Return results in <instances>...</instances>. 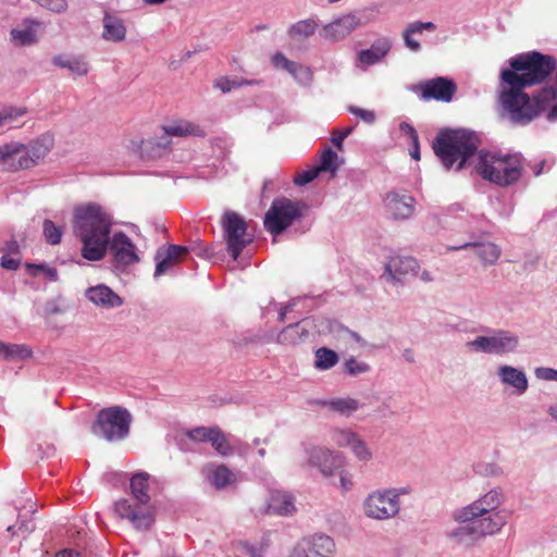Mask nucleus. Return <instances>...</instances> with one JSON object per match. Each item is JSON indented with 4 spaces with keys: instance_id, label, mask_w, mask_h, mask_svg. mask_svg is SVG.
<instances>
[{
    "instance_id": "nucleus-8",
    "label": "nucleus",
    "mask_w": 557,
    "mask_h": 557,
    "mask_svg": "<svg viewBox=\"0 0 557 557\" xmlns=\"http://www.w3.org/2000/svg\"><path fill=\"white\" fill-rule=\"evenodd\" d=\"M203 137L205 131L197 124L188 121H174L162 128V135L159 138H151L140 141H133L132 149L138 151L141 157L159 158L171 146V137L185 136Z\"/></svg>"
},
{
    "instance_id": "nucleus-41",
    "label": "nucleus",
    "mask_w": 557,
    "mask_h": 557,
    "mask_svg": "<svg viewBox=\"0 0 557 557\" xmlns=\"http://www.w3.org/2000/svg\"><path fill=\"white\" fill-rule=\"evenodd\" d=\"M358 434L350 429L335 428L331 431V440L338 447H347L354 444Z\"/></svg>"
},
{
    "instance_id": "nucleus-10",
    "label": "nucleus",
    "mask_w": 557,
    "mask_h": 557,
    "mask_svg": "<svg viewBox=\"0 0 557 557\" xmlns=\"http://www.w3.org/2000/svg\"><path fill=\"white\" fill-rule=\"evenodd\" d=\"M306 206L286 197L275 198L263 220L264 228L272 235L282 234L287 227L300 220Z\"/></svg>"
},
{
    "instance_id": "nucleus-58",
    "label": "nucleus",
    "mask_w": 557,
    "mask_h": 557,
    "mask_svg": "<svg viewBox=\"0 0 557 557\" xmlns=\"http://www.w3.org/2000/svg\"><path fill=\"white\" fill-rule=\"evenodd\" d=\"M187 248H188V252L193 251L197 256L202 257V258L212 259L213 256H214L213 248L212 247H205L201 243H197V244L191 245V246H189Z\"/></svg>"
},
{
    "instance_id": "nucleus-6",
    "label": "nucleus",
    "mask_w": 557,
    "mask_h": 557,
    "mask_svg": "<svg viewBox=\"0 0 557 557\" xmlns=\"http://www.w3.org/2000/svg\"><path fill=\"white\" fill-rule=\"evenodd\" d=\"M524 161L521 153L480 151L475 170L484 181L499 187H509L523 176Z\"/></svg>"
},
{
    "instance_id": "nucleus-30",
    "label": "nucleus",
    "mask_w": 557,
    "mask_h": 557,
    "mask_svg": "<svg viewBox=\"0 0 557 557\" xmlns=\"http://www.w3.org/2000/svg\"><path fill=\"white\" fill-rule=\"evenodd\" d=\"M321 407L344 417H349L360 408L359 400L351 397H335L317 401Z\"/></svg>"
},
{
    "instance_id": "nucleus-44",
    "label": "nucleus",
    "mask_w": 557,
    "mask_h": 557,
    "mask_svg": "<svg viewBox=\"0 0 557 557\" xmlns=\"http://www.w3.org/2000/svg\"><path fill=\"white\" fill-rule=\"evenodd\" d=\"M337 153L331 148H326L320 158V164L317 166L320 172H331L334 174L337 170Z\"/></svg>"
},
{
    "instance_id": "nucleus-26",
    "label": "nucleus",
    "mask_w": 557,
    "mask_h": 557,
    "mask_svg": "<svg viewBox=\"0 0 557 557\" xmlns=\"http://www.w3.org/2000/svg\"><path fill=\"white\" fill-rule=\"evenodd\" d=\"M188 252L187 246L169 245L165 250L159 249L156 253L154 276L163 275L173 264L180 262Z\"/></svg>"
},
{
    "instance_id": "nucleus-18",
    "label": "nucleus",
    "mask_w": 557,
    "mask_h": 557,
    "mask_svg": "<svg viewBox=\"0 0 557 557\" xmlns=\"http://www.w3.org/2000/svg\"><path fill=\"white\" fill-rule=\"evenodd\" d=\"M363 24H366V21L357 13L345 14L323 26L320 36L326 40L338 41Z\"/></svg>"
},
{
    "instance_id": "nucleus-43",
    "label": "nucleus",
    "mask_w": 557,
    "mask_h": 557,
    "mask_svg": "<svg viewBox=\"0 0 557 557\" xmlns=\"http://www.w3.org/2000/svg\"><path fill=\"white\" fill-rule=\"evenodd\" d=\"M210 443L216 453H219L221 456L226 457L233 454V447L219 428H215Z\"/></svg>"
},
{
    "instance_id": "nucleus-3",
    "label": "nucleus",
    "mask_w": 557,
    "mask_h": 557,
    "mask_svg": "<svg viewBox=\"0 0 557 557\" xmlns=\"http://www.w3.org/2000/svg\"><path fill=\"white\" fill-rule=\"evenodd\" d=\"M527 87L504 83L499 77L498 101L510 122L518 125H527L543 112L555 100L557 87L544 88L531 98L525 91Z\"/></svg>"
},
{
    "instance_id": "nucleus-28",
    "label": "nucleus",
    "mask_w": 557,
    "mask_h": 557,
    "mask_svg": "<svg viewBox=\"0 0 557 557\" xmlns=\"http://www.w3.org/2000/svg\"><path fill=\"white\" fill-rule=\"evenodd\" d=\"M418 269V262L414 258H393L386 264L383 277H387L392 281L400 282L401 277L408 273H414Z\"/></svg>"
},
{
    "instance_id": "nucleus-23",
    "label": "nucleus",
    "mask_w": 557,
    "mask_h": 557,
    "mask_svg": "<svg viewBox=\"0 0 557 557\" xmlns=\"http://www.w3.org/2000/svg\"><path fill=\"white\" fill-rule=\"evenodd\" d=\"M497 376L503 385L512 388L518 396L523 395L529 388V380L522 369L502 364L497 368Z\"/></svg>"
},
{
    "instance_id": "nucleus-37",
    "label": "nucleus",
    "mask_w": 557,
    "mask_h": 557,
    "mask_svg": "<svg viewBox=\"0 0 557 557\" xmlns=\"http://www.w3.org/2000/svg\"><path fill=\"white\" fill-rule=\"evenodd\" d=\"M52 63L55 66L67 69L73 75L76 76H84L89 71L87 61L82 57L57 55L53 58Z\"/></svg>"
},
{
    "instance_id": "nucleus-2",
    "label": "nucleus",
    "mask_w": 557,
    "mask_h": 557,
    "mask_svg": "<svg viewBox=\"0 0 557 557\" xmlns=\"http://www.w3.org/2000/svg\"><path fill=\"white\" fill-rule=\"evenodd\" d=\"M527 87L504 83L499 77L498 101L510 122L518 125H527L543 112L555 100L557 87L544 88L531 98L525 91Z\"/></svg>"
},
{
    "instance_id": "nucleus-1",
    "label": "nucleus",
    "mask_w": 557,
    "mask_h": 557,
    "mask_svg": "<svg viewBox=\"0 0 557 557\" xmlns=\"http://www.w3.org/2000/svg\"><path fill=\"white\" fill-rule=\"evenodd\" d=\"M113 216L100 205L75 208L73 230L82 244L81 255L87 261H101L109 252L112 267L125 271L140 261L133 240L122 231L112 233Z\"/></svg>"
},
{
    "instance_id": "nucleus-40",
    "label": "nucleus",
    "mask_w": 557,
    "mask_h": 557,
    "mask_svg": "<svg viewBox=\"0 0 557 557\" xmlns=\"http://www.w3.org/2000/svg\"><path fill=\"white\" fill-rule=\"evenodd\" d=\"M318 28V23L313 18L301 20L293 24L288 29V35L295 39H306L312 36Z\"/></svg>"
},
{
    "instance_id": "nucleus-46",
    "label": "nucleus",
    "mask_w": 557,
    "mask_h": 557,
    "mask_svg": "<svg viewBox=\"0 0 557 557\" xmlns=\"http://www.w3.org/2000/svg\"><path fill=\"white\" fill-rule=\"evenodd\" d=\"M354 456L360 461H370L373 457L368 444L358 435L354 444L349 448Z\"/></svg>"
},
{
    "instance_id": "nucleus-17",
    "label": "nucleus",
    "mask_w": 557,
    "mask_h": 557,
    "mask_svg": "<svg viewBox=\"0 0 557 557\" xmlns=\"http://www.w3.org/2000/svg\"><path fill=\"white\" fill-rule=\"evenodd\" d=\"M52 145L53 139L49 135L35 139L28 146L23 145L21 152L10 158V166L14 171L35 166L51 150Z\"/></svg>"
},
{
    "instance_id": "nucleus-34",
    "label": "nucleus",
    "mask_w": 557,
    "mask_h": 557,
    "mask_svg": "<svg viewBox=\"0 0 557 557\" xmlns=\"http://www.w3.org/2000/svg\"><path fill=\"white\" fill-rule=\"evenodd\" d=\"M295 510L294 498L287 492H273L271 494L268 512L278 516H288Z\"/></svg>"
},
{
    "instance_id": "nucleus-38",
    "label": "nucleus",
    "mask_w": 557,
    "mask_h": 557,
    "mask_svg": "<svg viewBox=\"0 0 557 557\" xmlns=\"http://www.w3.org/2000/svg\"><path fill=\"white\" fill-rule=\"evenodd\" d=\"M0 355L7 361L25 360L32 356V349L24 344H5L0 341Z\"/></svg>"
},
{
    "instance_id": "nucleus-14",
    "label": "nucleus",
    "mask_w": 557,
    "mask_h": 557,
    "mask_svg": "<svg viewBox=\"0 0 557 557\" xmlns=\"http://www.w3.org/2000/svg\"><path fill=\"white\" fill-rule=\"evenodd\" d=\"M503 502V491L500 488H494L473 503L455 509L451 517L456 522L471 521L497 509Z\"/></svg>"
},
{
    "instance_id": "nucleus-54",
    "label": "nucleus",
    "mask_w": 557,
    "mask_h": 557,
    "mask_svg": "<svg viewBox=\"0 0 557 557\" xmlns=\"http://www.w3.org/2000/svg\"><path fill=\"white\" fill-rule=\"evenodd\" d=\"M28 269H33V274L36 275L38 272L42 273L49 281L55 282L58 281V271L55 268L49 267L47 264H27Z\"/></svg>"
},
{
    "instance_id": "nucleus-4",
    "label": "nucleus",
    "mask_w": 557,
    "mask_h": 557,
    "mask_svg": "<svg viewBox=\"0 0 557 557\" xmlns=\"http://www.w3.org/2000/svg\"><path fill=\"white\" fill-rule=\"evenodd\" d=\"M508 67L500 71L502 81L520 87H531L541 84L553 73L556 60L552 55L530 51L516 54L508 60Z\"/></svg>"
},
{
    "instance_id": "nucleus-36",
    "label": "nucleus",
    "mask_w": 557,
    "mask_h": 557,
    "mask_svg": "<svg viewBox=\"0 0 557 557\" xmlns=\"http://www.w3.org/2000/svg\"><path fill=\"white\" fill-rule=\"evenodd\" d=\"M307 329L300 322L290 323L284 327L276 337V342L283 345H296L308 337Z\"/></svg>"
},
{
    "instance_id": "nucleus-33",
    "label": "nucleus",
    "mask_w": 557,
    "mask_h": 557,
    "mask_svg": "<svg viewBox=\"0 0 557 557\" xmlns=\"http://www.w3.org/2000/svg\"><path fill=\"white\" fill-rule=\"evenodd\" d=\"M459 525L445 531V536L454 544L461 546H471L478 540L472 522Z\"/></svg>"
},
{
    "instance_id": "nucleus-27",
    "label": "nucleus",
    "mask_w": 557,
    "mask_h": 557,
    "mask_svg": "<svg viewBox=\"0 0 557 557\" xmlns=\"http://www.w3.org/2000/svg\"><path fill=\"white\" fill-rule=\"evenodd\" d=\"M478 540L486 535H493L502 530L505 525V518L499 512H494L488 516H482L471 520Z\"/></svg>"
},
{
    "instance_id": "nucleus-57",
    "label": "nucleus",
    "mask_w": 557,
    "mask_h": 557,
    "mask_svg": "<svg viewBox=\"0 0 557 557\" xmlns=\"http://www.w3.org/2000/svg\"><path fill=\"white\" fill-rule=\"evenodd\" d=\"M41 7H45L46 9L54 12V13H62L65 12L67 9V1L66 0H45Z\"/></svg>"
},
{
    "instance_id": "nucleus-64",
    "label": "nucleus",
    "mask_w": 557,
    "mask_h": 557,
    "mask_svg": "<svg viewBox=\"0 0 557 557\" xmlns=\"http://www.w3.org/2000/svg\"><path fill=\"white\" fill-rule=\"evenodd\" d=\"M55 557H82V555L74 548H64L58 552Z\"/></svg>"
},
{
    "instance_id": "nucleus-61",
    "label": "nucleus",
    "mask_w": 557,
    "mask_h": 557,
    "mask_svg": "<svg viewBox=\"0 0 557 557\" xmlns=\"http://www.w3.org/2000/svg\"><path fill=\"white\" fill-rule=\"evenodd\" d=\"M16 528H18L20 531L29 533L35 529V525L32 521H21L18 524L9 525L8 531L14 534Z\"/></svg>"
},
{
    "instance_id": "nucleus-16",
    "label": "nucleus",
    "mask_w": 557,
    "mask_h": 557,
    "mask_svg": "<svg viewBox=\"0 0 557 557\" xmlns=\"http://www.w3.org/2000/svg\"><path fill=\"white\" fill-rule=\"evenodd\" d=\"M308 463L317 468L324 476H333L344 465V455L322 446H307L305 448Z\"/></svg>"
},
{
    "instance_id": "nucleus-45",
    "label": "nucleus",
    "mask_w": 557,
    "mask_h": 557,
    "mask_svg": "<svg viewBox=\"0 0 557 557\" xmlns=\"http://www.w3.org/2000/svg\"><path fill=\"white\" fill-rule=\"evenodd\" d=\"M44 236L48 244H60L63 235L62 227L57 226L51 220L44 221Z\"/></svg>"
},
{
    "instance_id": "nucleus-62",
    "label": "nucleus",
    "mask_w": 557,
    "mask_h": 557,
    "mask_svg": "<svg viewBox=\"0 0 557 557\" xmlns=\"http://www.w3.org/2000/svg\"><path fill=\"white\" fill-rule=\"evenodd\" d=\"M387 492H392L394 494V500L397 503H400L399 498L400 496L408 495L411 492V488L409 486H401V487H391L386 488Z\"/></svg>"
},
{
    "instance_id": "nucleus-51",
    "label": "nucleus",
    "mask_w": 557,
    "mask_h": 557,
    "mask_svg": "<svg viewBox=\"0 0 557 557\" xmlns=\"http://www.w3.org/2000/svg\"><path fill=\"white\" fill-rule=\"evenodd\" d=\"M23 149V144L12 143L0 147V162L10 165V158L18 154Z\"/></svg>"
},
{
    "instance_id": "nucleus-7",
    "label": "nucleus",
    "mask_w": 557,
    "mask_h": 557,
    "mask_svg": "<svg viewBox=\"0 0 557 557\" xmlns=\"http://www.w3.org/2000/svg\"><path fill=\"white\" fill-rule=\"evenodd\" d=\"M149 478L147 472H138L131 478V493L137 505L126 498L117 500L114 505L115 512L121 518L129 520L138 530H147L153 522L152 512L147 507L150 502Z\"/></svg>"
},
{
    "instance_id": "nucleus-63",
    "label": "nucleus",
    "mask_w": 557,
    "mask_h": 557,
    "mask_svg": "<svg viewBox=\"0 0 557 557\" xmlns=\"http://www.w3.org/2000/svg\"><path fill=\"white\" fill-rule=\"evenodd\" d=\"M299 299H293L292 301H289L284 308H282L280 310V313H278V321L280 322H284L285 321V318H286V314L288 312H292L294 307L297 305Z\"/></svg>"
},
{
    "instance_id": "nucleus-12",
    "label": "nucleus",
    "mask_w": 557,
    "mask_h": 557,
    "mask_svg": "<svg viewBox=\"0 0 557 557\" xmlns=\"http://www.w3.org/2000/svg\"><path fill=\"white\" fill-rule=\"evenodd\" d=\"M221 227L227 252L235 261L243 250L252 243V236L248 234L247 222L237 212L227 210L221 218Z\"/></svg>"
},
{
    "instance_id": "nucleus-21",
    "label": "nucleus",
    "mask_w": 557,
    "mask_h": 557,
    "mask_svg": "<svg viewBox=\"0 0 557 557\" xmlns=\"http://www.w3.org/2000/svg\"><path fill=\"white\" fill-rule=\"evenodd\" d=\"M392 41L387 37L374 40L370 48L362 49L357 53L356 66L367 70L369 66L380 63L391 51Z\"/></svg>"
},
{
    "instance_id": "nucleus-48",
    "label": "nucleus",
    "mask_w": 557,
    "mask_h": 557,
    "mask_svg": "<svg viewBox=\"0 0 557 557\" xmlns=\"http://www.w3.org/2000/svg\"><path fill=\"white\" fill-rule=\"evenodd\" d=\"M238 549L249 557H263V554L265 552V546L263 543H250L247 541L239 542Z\"/></svg>"
},
{
    "instance_id": "nucleus-19",
    "label": "nucleus",
    "mask_w": 557,
    "mask_h": 557,
    "mask_svg": "<svg viewBox=\"0 0 557 557\" xmlns=\"http://www.w3.org/2000/svg\"><path fill=\"white\" fill-rule=\"evenodd\" d=\"M421 91V98L424 100H437L443 102L451 101L457 86L448 77L438 76L432 79L421 82L418 86Z\"/></svg>"
},
{
    "instance_id": "nucleus-31",
    "label": "nucleus",
    "mask_w": 557,
    "mask_h": 557,
    "mask_svg": "<svg viewBox=\"0 0 557 557\" xmlns=\"http://www.w3.org/2000/svg\"><path fill=\"white\" fill-rule=\"evenodd\" d=\"M207 479L216 490H222L236 482V474L225 465H212L207 468Z\"/></svg>"
},
{
    "instance_id": "nucleus-59",
    "label": "nucleus",
    "mask_w": 557,
    "mask_h": 557,
    "mask_svg": "<svg viewBox=\"0 0 557 557\" xmlns=\"http://www.w3.org/2000/svg\"><path fill=\"white\" fill-rule=\"evenodd\" d=\"M399 132H400L401 136L408 137L410 139V141L417 140L419 138L417 131L408 122H401L399 124Z\"/></svg>"
},
{
    "instance_id": "nucleus-60",
    "label": "nucleus",
    "mask_w": 557,
    "mask_h": 557,
    "mask_svg": "<svg viewBox=\"0 0 557 557\" xmlns=\"http://www.w3.org/2000/svg\"><path fill=\"white\" fill-rule=\"evenodd\" d=\"M0 264L5 270L15 271L18 269L21 261L17 258H13L10 256H2L0 260Z\"/></svg>"
},
{
    "instance_id": "nucleus-32",
    "label": "nucleus",
    "mask_w": 557,
    "mask_h": 557,
    "mask_svg": "<svg viewBox=\"0 0 557 557\" xmlns=\"http://www.w3.org/2000/svg\"><path fill=\"white\" fill-rule=\"evenodd\" d=\"M435 29L436 25L433 22L410 23L403 33L405 46L412 52H419L421 50V45L413 38V36L422 34L423 30L433 32Z\"/></svg>"
},
{
    "instance_id": "nucleus-13",
    "label": "nucleus",
    "mask_w": 557,
    "mask_h": 557,
    "mask_svg": "<svg viewBox=\"0 0 557 557\" xmlns=\"http://www.w3.org/2000/svg\"><path fill=\"white\" fill-rule=\"evenodd\" d=\"M394 494L386 488L375 490L363 500V512L368 518L387 520L400 511V503L394 500Z\"/></svg>"
},
{
    "instance_id": "nucleus-9",
    "label": "nucleus",
    "mask_w": 557,
    "mask_h": 557,
    "mask_svg": "<svg viewBox=\"0 0 557 557\" xmlns=\"http://www.w3.org/2000/svg\"><path fill=\"white\" fill-rule=\"evenodd\" d=\"M132 416L125 408L115 406L101 409L91 425V432L108 442H119L127 437Z\"/></svg>"
},
{
    "instance_id": "nucleus-55",
    "label": "nucleus",
    "mask_w": 557,
    "mask_h": 557,
    "mask_svg": "<svg viewBox=\"0 0 557 557\" xmlns=\"http://www.w3.org/2000/svg\"><path fill=\"white\" fill-rule=\"evenodd\" d=\"M348 111L349 113L361 119L363 122L368 124H372L375 121V113L373 111L366 110L355 106H349Z\"/></svg>"
},
{
    "instance_id": "nucleus-52",
    "label": "nucleus",
    "mask_w": 557,
    "mask_h": 557,
    "mask_svg": "<svg viewBox=\"0 0 557 557\" xmlns=\"http://www.w3.org/2000/svg\"><path fill=\"white\" fill-rule=\"evenodd\" d=\"M319 173H320V171L317 166L305 170L295 176L294 183L297 186H305V185L311 183L319 175Z\"/></svg>"
},
{
    "instance_id": "nucleus-56",
    "label": "nucleus",
    "mask_w": 557,
    "mask_h": 557,
    "mask_svg": "<svg viewBox=\"0 0 557 557\" xmlns=\"http://www.w3.org/2000/svg\"><path fill=\"white\" fill-rule=\"evenodd\" d=\"M536 379L557 382V370L548 367H539L534 371Z\"/></svg>"
},
{
    "instance_id": "nucleus-53",
    "label": "nucleus",
    "mask_w": 557,
    "mask_h": 557,
    "mask_svg": "<svg viewBox=\"0 0 557 557\" xmlns=\"http://www.w3.org/2000/svg\"><path fill=\"white\" fill-rule=\"evenodd\" d=\"M475 472L485 476H500L504 473L503 469L494 462L479 463L475 467Z\"/></svg>"
},
{
    "instance_id": "nucleus-15",
    "label": "nucleus",
    "mask_w": 557,
    "mask_h": 557,
    "mask_svg": "<svg viewBox=\"0 0 557 557\" xmlns=\"http://www.w3.org/2000/svg\"><path fill=\"white\" fill-rule=\"evenodd\" d=\"M335 549V542L331 536L314 533L299 541L288 557H333Z\"/></svg>"
},
{
    "instance_id": "nucleus-25",
    "label": "nucleus",
    "mask_w": 557,
    "mask_h": 557,
    "mask_svg": "<svg viewBox=\"0 0 557 557\" xmlns=\"http://www.w3.org/2000/svg\"><path fill=\"white\" fill-rule=\"evenodd\" d=\"M272 63L274 66L282 67L288 72L301 86L311 85L313 75L310 67L288 60L282 52H276L272 57Z\"/></svg>"
},
{
    "instance_id": "nucleus-47",
    "label": "nucleus",
    "mask_w": 557,
    "mask_h": 557,
    "mask_svg": "<svg viewBox=\"0 0 557 557\" xmlns=\"http://www.w3.org/2000/svg\"><path fill=\"white\" fill-rule=\"evenodd\" d=\"M259 84V81H248V79H230L227 77H221L216 79L215 87L219 88L222 92H228L235 88H238L244 85H256Z\"/></svg>"
},
{
    "instance_id": "nucleus-20",
    "label": "nucleus",
    "mask_w": 557,
    "mask_h": 557,
    "mask_svg": "<svg viewBox=\"0 0 557 557\" xmlns=\"http://www.w3.org/2000/svg\"><path fill=\"white\" fill-rule=\"evenodd\" d=\"M384 201L388 215L394 220H407L414 213L416 199L406 193L391 191Z\"/></svg>"
},
{
    "instance_id": "nucleus-11",
    "label": "nucleus",
    "mask_w": 557,
    "mask_h": 557,
    "mask_svg": "<svg viewBox=\"0 0 557 557\" xmlns=\"http://www.w3.org/2000/svg\"><path fill=\"white\" fill-rule=\"evenodd\" d=\"M519 345L520 338L516 333L502 329H488V335L476 336L466 344L471 351L499 356L516 352Z\"/></svg>"
},
{
    "instance_id": "nucleus-49",
    "label": "nucleus",
    "mask_w": 557,
    "mask_h": 557,
    "mask_svg": "<svg viewBox=\"0 0 557 557\" xmlns=\"http://www.w3.org/2000/svg\"><path fill=\"white\" fill-rule=\"evenodd\" d=\"M26 113L24 108L2 107L0 108V126L4 123L13 121Z\"/></svg>"
},
{
    "instance_id": "nucleus-50",
    "label": "nucleus",
    "mask_w": 557,
    "mask_h": 557,
    "mask_svg": "<svg viewBox=\"0 0 557 557\" xmlns=\"http://www.w3.org/2000/svg\"><path fill=\"white\" fill-rule=\"evenodd\" d=\"M215 428H206V426H198L193 430H190L187 435L190 440L196 442H209L212 438V434H214Z\"/></svg>"
},
{
    "instance_id": "nucleus-24",
    "label": "nucleus",
    "mask_w": 557,
    "mask_h": 557,
    "mask_svg": "<svg viewBox=\"0 0 557 557\" xmlns=\"http://www.w3.org/2000/svg\"><path fill=\"white\" fill-rule=\"evenodd\" d=\"M85 297L96 307L114 309L123 305V299L112 288L104 284L91 286L85 290Z\"/></svg>"
},
{
    "instance_id": "nucleus-35",
    "label": "nucleus",
    "mask_w": 557,
    "mask_h": 557,
    "mask_svg": "<svg viewBox=\"0 0 557 557\" xmlns=\"http://www.w3.org/2000/svg\"><path fill=\"white\" fill-rule=\"evenodd\" d=\"M39 23L32 18H26L23 22L22 28H13L10 32L11 40L16 46H29L36 41V30L34 28L35 25Z\"/></svg>"
},
{
    "instance_id": "nucleus-42",
    "label": "nucleus",
    "mask_w": 557,
    "mask_h": 557,
    "mask_svg": "<svg viewBox=\"0 0 557 557\" xmlns=\"http://www.w3.org/2000/svg\"><path fill=\"white\" fill-rule=\"evenodd\" d=\"M370 371L371 366L366 361L358 360L356 357L351 356L344 362V372L350 376H358Z\"/></svg>"
},
{
    "instance_id": "nucleus-5",
    "label": "nucleus",
    "mask_w": 557,
    "mask_h": 557,
    "mask_svg": "<svg viewBox=\"0 0 557 557\" xmlns=\"http://www.w3.org/2000/svg\"><path fill=\"white\" fill-rule=\"evenodd\" d=\"M479 138L469 129H447L440 132L433 141V149L446 170L457 164L460 171L468 159L478 150Z\"/></svg>"
},
{
    "instance_id": "nucleus-22",
    "label": "nucleus",
    "mask_w": 557,
    "mask_h": 557,
    "mask_svg": "<svg viewBox=\"0 0 557 557\" xmlns=\"http://www.w3.org/2000/svg\"><path fill=\"white\" fill-rule=\"evenodd\" d=\"M474 248L476 256L485 265H492L497 262L500 257L502 249L499 246L492 242H480L478 236L472 234L471 239L457 246H449L448 250H461L467 248Z\"/></svg>"
},
{
    "instance_id": "nucleus-39",
    "label": "nucleus",
    "mask_w": 557,
    "mask_h": 557,
    "mask_svg": "<svg viewBox=\"0 0 557 557\" xmlns=\"http://www.w3.org/2000/svg\"><path fill=\"white\" fill-rule=\"evenodd\" d=\"M314 358V368L320 371L332 369L339 360L337 352L326 347L318 348Z\"/></svg>"
},
{
    "instance_id": "nucleus-29",
    "label": "nucleus",
    "mask_w": 557,
    "mask_h": 557,
    "mask_svg": "<svg viewBox=\"0 0 557 557\" xmlns=\"http://www.w3.org/2000/svg\"><path fill=\"white\" fill-rule=\"evenodd\" d=\"M103 32L102 38L107 41L121 42L126 37V27L124 22L117 15L106 11L102 18Z\"/></svg>"
}]
</instances>
